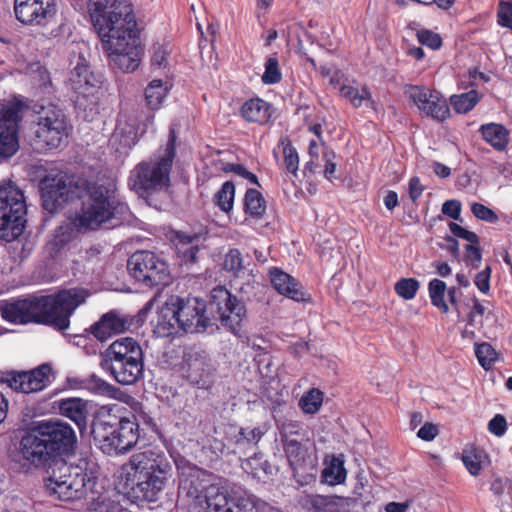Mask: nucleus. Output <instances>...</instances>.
Wrapping results in <instances>:
<instances>
[{
  "mask_svg": "<svg viewBox=\"0 0 512 512\" xmlns=\"http://www.w3.org/2000/svg\"><path fill=\"white\" fill-rule=\"evenodd\" d=\"M39 185L42 205L49 212L76 198L81 200L80 209L55 231L54 245L58 248L74 240L79 233L108 227L128 211V206L117 199L116 185L110 180L92 183L84 177L56 172L46 175Z\"/></svg>",
  "mask_w": 512,
  "mask_h": 512,
  "instance_id": "1",
  "label": "nucleus"
},
{
  "mask_svg": "<svg viewBox=\"0 0 512 512\" xmlns=\"http://www.w3.org/2000/svg\"><path fill=\"white\" fill-rule=\"evenodd\" d=\"M207 473L196 466L179 470L178 496L205 512H260L261 501L239 486L208 485Z\"/></svg>",
  "mask_w": 512,
  "mask_h": 512,
  "instance_id": "2",
  "label": "nucleus"
},
{
  "mask_svg": "<svg viewBox=\"0 0 512 512\" xmlns=\"http://www.w3.org/2000/svg\"><path fill=\"white\" fill-rule=\"evenodd\" d=\"M172 466L166 456L152 449L133 453L119 470V479L129 493L141 501L159 499L169 478Z\"/></svg>",
  "mask_w": 512,
  "mask_h": 512,
  "instance_id": "3",
  "label": "nucleus"
},
{
  "mask_svg": "<svg viewBox=\"0 0 512 512\" xmlns=\"http://www.w3.org/2000/svg\"><path fill=\"white\" fill-rule=\"evenodd\" d=\"M176 139L174 128H170L166 145L130 171L128 186L131 190L146 197L169 187L170 172L176 155Z\"/></svg>",
  "mask_w": 512,
  "mask_h": 512,
  "instance_id": "4",
  "label": "nucleus"
},
{
  "mask_svg": "<svg viewBox=\"0 0 512 512\" xmlns=\"http://www.w3.org/2000/svg\"><path fill=\"white\" fill-rule=\"evenodd\" d=\"M100 367L121 385L135 384L144 370V352L132 337H121L100 352Z\"/></svg>",
  "mask_w": 512,
  "mask_h": 512,
  "instance_id": "5",
  "label": "nucleus"
},
{
  "mask_svg": "<svg viewBox=\"0 0 512 512\" xmlns=\"http://www.w3.org/2000/svg\"><path fill=\"white\" fill-rule=\"evenodd\" d=\"M45 480L47 494L56 500L75 501L94 494L97 477L93 471L81 466H71L64 461H55Z\"/></svg>",
  "mask_w": 512,
  "mask_h": 512,
  "instance_id": "6",
  "label": "nucleus"
},
{
  "mask_svg": "<svg viewBox=\"0 0 512 512\" xmlns=\"http://www.w3.org/2000/svg\"><path fill=\"white\" fill-rule=\"evenodd\" d=\"M86 297V292L77 288L38 297L40 323L60 331L66 330L69 327L71 315Z\"/></svg>",
  "mask_w": 512,
  "mask_h": 512,
  "instance_id": "7",
  "label": "nucleus"
},
{
  "mask_svg": "<svg viewBox=\"0 0 512 512\" xmlns=\"http://www.w3.org/2000/svg\"><path fill=\"white\" fill-rule=\"evenodd\" d=\"M26 204L23 192L12 182L0 184V239L11 242L25 227Z\"/></svg>",
  "mask_w": 512,
  "mask_h": 512,
  "instance_id": "8",
  "label": "nucleus"
},
{
  "mask_svg": "<svg viewBox=\"0 0 512 512\" xmlns=\"http://www.w3.org/2000/svg\"><path fill=\"white\" fill-rule=\"evenodd\" d=\"M127 269L137 282L147 288L166 286L171 280L167 262L152 251L134 252L127 261Z\"/></svg>",
  "mask_w": 512,
  "mask_h": 512,
  "instance_id": "9",
  "label": "nucleus"
},
{
  "mask_svg": "<svg viewBox=\"0 0 512 512\" xmlns=\"http://www.w3.org/2000/svg\"><path fill=\"white\" fill-rule=\"evenodd\" d=\"M34 136L36 149L58 148L68 136L64 113L52 105L41 107L37 114Z\"/></svg>",
  "mask_w": 512,
  "mask_h": 512,
  "instance_id": "10",
  "label": "nucleus"
},
{
  "mask_svg": "<svg viewBox=\"0 0 512 512\" xmlns=\"http://www.w3.org/2000/svg\"><path fill=\"white\" fill-rule=\"evenodd\" d=\"M169 300L183 332L203 333L213 326L211 319L206 315L207 304L204 299L172 296Z\"/></svg>",
  "mask_w": 512,
  "mask_h": 512,
  "instance_id": "11",
  "label": "nucleus"
},
{
  "mask_svg": "<svg viewBox=\"0 0 512 512\" xmlns=\"http://www.w3.org/2000/svg\"><path fill=\"white\" fill-rule=\"evenodd\" d=\"M136 26L132 13L108 27L97 29L103 50L109 54L141 47Z\"/></svg>",
  "mask_w": 512,
  "mask_h": 512,
  "instance_id": "12",
  "label": "nucleus"
},
{
  "mask_svg": "<svg viewBox=\"0 0 512 512\" xmlns=\"http://www.w3.org/2000/svg\"><path fill=\"white\" fill-rule=\"evenodd\" d=\"M211 309L218 315L221 325L234 335H238L246 317L244 304L224 287H216L211 292Z\"/></svg>",
  "mask_w": 512,
  "mask_h": 512,
  "instance_id": "13",
  "label": "nucleus"
},
{
  "mask_svg": "<svg viewBox=\"0 0 512 512\" xmlns=\"http://www.w3.org/2000/svg\"><path fill=\"white\" fill-rule=\"evenodd\" d=\"M53 458L72 454L77 446V436L70 424L61 420L38 422Z\"/></svg>",
  "mask_w": 512,
  "mask_h": 512,
  "instance_id": "14",
  "label": "nucleus"
},
{
  "mask_svg": "<svg viewBox=\"0 0 512 512\" xmlns=\"http://www.w3.org/2000/svg\"><path fill=\"white\" fill-rule=\"evenodd\" d=\"M22 120V105L8 103L0 106V156L9 158L19 149V123Z\"/></svg>",
  "mask_w": 512,
  "mask_h": 512,
  "instance_id": "15",
  "label": "nucleus"
},
{
  "mask_svg": "<svg viewBox=\"0 0 512 512\" xmlns=\"http://www.w3.org/2000/svg\"><path fill=\"white\" fill-rule=\"evenodd\" d=\"M405 95L413 101L420 113L435 121L443 122L450 116L446 99L436 90L410 85L405 89Z\"/></svg>",
  "mask_w": 512,
  "mask_h": 512,
  "instance_id": "16",
  "label": "nucleus"
},
{
  "mask_svg": "<svg viewBox=\"0 0 512 512\" xmlns=\"http://www.w3.org/2000/svg\"><path fill=\"white\" fill-rule=\"evenodd\" d=\"M56 12V0H14L15 17L24 25L46 26Z\"/></svg>",
  "mask_w": 512,
  "mask_h": 512,
  "instance_id": "17",
  "label": "nucleus"
},
{
  "mask_svg": "<svg viewBox=\"0 0 512 512\" xmlns=\"http://www.w3.org/2000/svg\"><path fill=\"white\" fill-rule=\"evenodd\" d=\"M70 73L67 80L69 87L78 95V98H88L93 96L97 91L100 78L95 75L91 69L89 62L82 53L74 55L70 59ZM79 102V99H77Z\"/></svg>",
  "mask_w": 512,
  "mask_h": 512,
  "instance_id": "18",
  "label": "nucleus"
},
{
  "mask_svg": "<svg viewBox=\"0 0 512 512\" xmlns=\"http://www.w3.org/2000/svg\"><path fill=\"white\" fill-rule=\"evenodd\" d=\"M18 454L34 467L45 466L53 459L38 423L21 436Z\"/></svg>",
  "mask_w": 512,
  "mask_h": 512,
  "instance_id": "19",
  "label": "nucleus"
},
{
  "mask_svg": "<svg viewBox=\"0 0 512 512\" xmlns=\"http://www.w3.org/2000/svg\"><path fill=\"white\" fill-rule=\"evenodd\" d=\"M88 9L96 29L108 27L133 13L129 0H90Z\"/></svg>",
  "mask_w": 512,
  "mask_h": 512,
  "instance_id": "20",
  "label": "nucleus"
},
{
  "mask_svg": "<svg viewBox=\"0 0 512 512\" xmlns=\"http://www.w3.org/2000/svg\"><path fill=\"white\" fill-rule=\"evenodd\" d=\"M52 368L49 364H42L30 371L11 373L7 378L8 385L22 393H34L46 388L51 380Z\"/></svg>",
  "mask_w": 512,
  "mask_h": 512,
  "instance_id": "21",
  "label": "nucleus"
},
{
  "mask_svg": "<svg viewBox=\"0 0 512 512\" xmlns=\"http://www.w3.org/2000/svg\"><path fill=\"white\" fill-rule=\"evenodd\" d=\"M283 449L295 480L301 485L311 483L314 480L312 474H301L309 469H313L316 464L315 458L308 453V449L297 440H287L286 445H283Z\"/></svg>",
  "mask_w": 512,
  "mask_h": 512,
  "instance_id": "22",
  "label": "nucleus"
},
{
  "mask_svg": "<svg viewBox=\"0 0 512 512\" xmlns=\"http://www.w3.org/2000/svg\"><path fill=\"white\" fill-rule=\"evenodd\" d=\"M134 317L111 310L103 314L100 319L89 328V332L99 341L104 342L118 334L130 330Z\"/></svg>",
  "mask_w": 512,
  "mask_h": 512,
  "instance_id": "23",
  "label": "nucleus"
},
{
  "mask_svg": "<svg viewBox=\"0 0 512 512\" xmlns=\"http://www.w3.org/2000/svg\"><path fill=\"white\" fill-rule=\"evenodd\" d=\"M38 297L19 299L1 306L2 317L14 324L40 323Z\"/></svg>",
  "mask_w": 512,
  "mask_h": 512,
  "instance_id": "24",
  "label": "nucleus"
},
{
  "mask_svg": "<svg viewBox=\"0 0 512 512\" xmlns=\"http://www.w3.org/2000/svg\"><path fill=\"white\" fill-rule=\"evenodd\" d=\"M213 365L202 352H192L186 358V376L199 388H208L213 382Z\"/></svg>",
  "mask_w": 512,
  "mask_h": 512,
  "instance_id": "25",
  "label": "nucleus"
},
{
  "mask_svg": "<svg viewBox=\"0 0 512 512\" xmlns=\"http://www.w3.org/2000/svg\"><path fill=\"white\" fill-rule=\"evenodd\" d=\"M270 281L273 288L280 294L295 302L306 303L311 301V295L290 274L279 268L270 270Z\"/></svg>",
  "mask_w": 512,
  "mask_h": 512,
  "instance_id": "26",
  "label": "nucleus"
},
{
  "mask_svg": "<svg viewBox=\"0 0 512 512\" xmlns=\"http://www.w3.org/2000/svg\"><path fill=\"white\" fill-rule=\"evenodd\" d=\"M356 500L338 495L309 494L301 499V504L314 512H350Z\"/></svg>",
  "mask_w": 512,
  "mask_h": 512,
  "instance_id": "27",
  "label": "nucleus"
},
{
  "mask_svg": "<svg viewBox=\"0 0 512 512\" xmlns=\"http://www.w3.org/2000/svg\"><path fill=\"white\" fill-rule=\"evenodd\" d=\"M56 404L60 415L73 421L81 432L87 428L88 401L70 397L59 399Z\"/></svg>",
  "mask_w": 512,
  "mask_h": 512,
  "instance_id": "28",
  "label": "nucleus"
},
{
  "mask_svg": "<svg viewBox=\"0 0 512 512\" xmlns=\"http://www.w3.org/2000/svg\"><path fill=\"white\" fill-rule=\"evenodd\" d=\"M117 432L116 446H111V455L124 454L138 442V425L129 418H119L115 429Z\"/></svg>",
  "mask_w": 512,
  "mask_h": 512,
  "instance_id": "29",
  "label": "nucleus"
},
{
  "mask_svg": "<svg viewBox=\"0 0 512 512\" xmlns=\"http://www.w3.org/2000/svg\"><path fill=\"white\" fill-rule=\"evenodd\" d=\"M115 406H102L94 419L92 424V435L98 444L103 441H107L108 435H112L115 433L116 426L118 424L119 418L115 415H112V411Z\"/></svg>",
  "mask_w": 512,
  "mask_h": 512,
  "instance_id": "30",
  "label": "nucleus"
},
{
  "mask_svg": "<svg viewBox=\"0 0 512 512\" xmlns=\"http://www.w3.org/2000/svg\"><path fill=\"white\" fill-rule=\"evenodd\" d=\"M241 115L248 122L263 125L271 116V106L260 98H252L242 105Z\"/></svg>",
  "mask_w": 512,
  "mask_h": 512,
  "instance_id": "31",
  "label": "nucleus"
},
{
  "mask_svg": "<svg viewBox=\"0 0 512 512\" xmlns=\"http://www.w3.org/2000/svg\"><path fill=\"white\" fill-rule=\"evenodd\" d=\"M339 95L347 100L354 108H360L363 105L370 108L375 106L371 91L366 85H341Z\"/></svg>",
  "mask_w": 512,
  "mask_h": 512,
  "instance_id": "32",
  "label": "nucleus"
},
{
  "mask_svg": "<svg viewBox=\"0 0 512 512\" xmlns=\"http://www.w3.org/2000/svg\"><path fill=\"white\" fill-rule=\"evenodd\" d=\"M322 481L330 486H336L345 482L347 471L344 467L342 455H332L325 461V468L322 470Z\"/></svg>",
  "mask_w": 512,
  "mask_h": 512,
  "instance_id": "33",
  "label": "nucleus"
},
{
  "mask_svg": "<svg viewBox=\"0 0 512 512\" xmlns=\"http://www.w3.org/2000/svg\"><path fill=\"white\" fill-rule=\"evenodd\" d=\"M171 87L172 85L169 81L161 79H154L149 82L144 90L146 105L151 110L160 109Z\"/></svg>",
  "mask_w": 512,
  "mask_h": 512,
  "instance_id": "34",
  "label": "nucleus"
},
{
  "mask_svg": "<svg viewBox=\"0 0 512 512\" xmlns=\"http://www.w3.org/2000/svg\"><path fill=\"white\" fill-rule=\"evenodd\" d=\"M141 55V47L108 54L111 64L124 72L135 71L140 64Z\"/></svg>",
  "mask_w": 512,
  "mask_h": 512,
  "instance_id": "35",
  "label": "nucleus"
},
{
  "mask_svg": "<svg viewBox=\"0 0 512 512\" xmlns=\"http://www.w3.org/2000/svg\"><path fill=\"white\" fill-rule=\"evenodd\" d=\"M483 139L497 150H503L509 143V132L501 124L488 123L480 127Z\"/></svg>",
  "mask_w": 512,
  "mask_h": 512,
  "instance_id": "36",
  "label": "nucleus"
},
{
  "mask_svg": "<svg viewBox=\"0 0 512 512\" xmlns=\"http://www.w3.org/2000/svg\"><path fill=\"white\" fill-rule=\"evenodd\" d=\"M140 135L138 129L133 124L123 121L122 118L118 120V124L113 133L112 140L118 143L122 149H131L139 141Z\"/></svg>",
  "mask_w": 512,
  "mask_h": 512,
  "instance_id": "37",
  "label": "nucleus"
},
{
  "mask_svg": "<svg viewBox=\"0 0 512 512\" xmlns=\"http://www.w3.org/2000/svg\"><path fill=\"white\" fill-rule=\"evenodd\" d=\"M172 312H174V309H172L171 302L168 300L165 307L160 311L156 325L157 331L161 336L168 337L177 334L181 330L176 313Z\"/></svg>",
  "mask_w": 512,
  "mask_h": 512,
  "instance_id": "38",
  "label": "nucleus"
},
{
  "mask_svg": "<svg viewBox=\"0 0 512 512\" xmlns=\"http://www.w3.org/2000/svg\"><path fill=\"white\" fill-rule=\"evenodd\" d=\"M266 211V201L256 189H248L244 197V212L249 217L259 220Z\"/></svg>",
  "mask_w": 512,
  "mask_h": 512,
  "instance_id": "39",
  "label": "nucleus"
},
{
  "mask_svg": "<svg viewBox=\"0 0 512 512\" xmlns=\"http://www.w3.org/2000/svg\"><path fill=\"white\" fill-rule=\"evenodd\" d=\"M446 290V283L440 279L434 278L430 280L428 284V293L432 305L443 313H447L449 311V307L444 300Z\"/></svg>",
  "mask_w": 512,
  "mask_h": 512,
  "instance_id": "40",
  "label": "nucleus"
},
{
  "mask_svg": "<svg viewBox=\"0 0 512 512\" xmlns=\"http://www.w3.org/2000/svg\"><path fill=\"white\" fill-rule=\"evenodd\" d=\"M323 403V392L317 388H312L305 392L299 400V406L305 414L313 415L317 413Z\"/></svg>",
  "mask_w": 512,
  "mask_h": 512,
  "instance_id": "41",
  "label": "nucleus"
},
{
  "mask_svg": "<svg viewBox=\"0 0 512 512\" xmlns=\"http://www.w3.org/2000/svg\"><path fill=\"white\" fill-rule=\"evenodd\" d=\"M479 101V95L476 90H470L459 95L450 97V104L457 113L465 114L472 110Z\"/></svg>",
  "mask_w": 512,
  "mask_h": 512,
  "instance_id": "42",
  "label": "nucleus"
},
{
  "mask_svg": "<svg viewBox=\"0 0 512 512\" xmlns=\"http://www.w3.org/2000/svg\"><path fill=\"white\" fill-rule=\"evenodd\" d=\"M235 186L231 181H226L214 195L215 204L223 211L230 212L233 208Z\"/></svg>",
  "mask_w": 512,
  "mask_h": 512,
  "instance_id": "43",
  "label": "nucleus"
},
{
  "mask_svg": "<svg viewBox=\"0 0 512 512\" xmlns=\"http://www.w3.org/2000/svg\"><path fill=\"white\" fill-rule=\"evenodd\" d=\"M82 384L84 388L97 395L111 396L116 390L114 385L95 374L84 379Z\"/></svg>",
  "mask_w": 512,
  "mask_h": 512,
  "instance_id": "44",
  "label": "nucleus"
},
{
  "mask_svg": "<svg viewBox=\"0 0 512 512\" xmlns=\"http://www.w3.org/2000/svg\"><path fill=\"white\" fill-rule=\"evenodd\" d=\"M475 355L479 364L485 370H489L498 359V353L487 342L475 344Z\"/></svg>",
  "mask_w": 512,
  "mask_h": 512,
  "instance_id": "45",
  "label": "nucleus"
},
{
  "mask_svg": "<svg viewBox=\"0 0 512 512\" xmlns=\"http://www.w3.org/2000/svg\"><path fill=\"white\" fill-rule=\"evenodd\" d=\"M266 432L267 428L265 426H257L252 429L240 428L235 436V443L238 446H242L244 443L256 445Z\"/></svg>",
  "mask_w": 512,
  "mask_h": 512,
  "instance_id": "46",
  "label": "nucleus"
},
{
  "mask_svg": "<svg viewBox=\"0 0 512 512\" xmlns=\"http://www.w3.org/2000/svg\"><path fill=\"white\" fill-rule=\"evenodd\" d=\"M420 282L415 278H402L394 285L395 293L405 299L411 300L416 296L419 290Z\"/></svg>",
  "mask_w": 512,
  "mask_h": 512,
  "instance_id": "47",
  "label": "nucleus"
},
{
  "mask_svg": "<svg viewBox=\"0 0 512 512\" xmlns=\"http://www.w3.org/2000/svg\"><path fill=\"white\" fill-rule=\"evenodd\" d=\"M282 79L277 58L269 57L265 62V71L262 75V82L267 85L276 84Z\"/></svg>",
  "mask_w": 512,
  "mask_h": 512,
  "instance_id": "48",
  "label": "nucleus"
},
{
  "mask_svg": "<svg viewBox=\"0 0 512 512\" xmlns=\"http://www.w3.org/2000/svg\"><path fill=\"white\" fill-rule=\"evenodd\" d=\"M462 461L466 469L473 476H477L481 471L482 454L476 450H465Z\"/></svg>",
  "mask_w": 512,
  "mask_h": 512,
  "instance_id": "49",
  "label": "nucleus"
},
{
  "mask_svg": "<svg viewBox=\"0 0 512 512\" xmlns=\"http://www.w3.org/2000/svg\"><path fill=\"white\" fill-rule=\"evenodd\" d=\"M278 429L281 437V442L283 445H286L287 440H293L291 438L293 435L301 434L302 426L298 421L285 420L278 426Z\"/></svg>",
  "mask_w": 512,
  "mask_h": 512,
  "instance_id": "50",
  "label": "nucleus"
},
{
  "mask_svg": "<svg viewBox=\"0 0 512 512\" xmlns=\"http://www.w3.org/2000/svg\"><path fill=\"white\" fill-rule=\"evenodd\" d=\"M417 39L420 44L425 45L433 50H437L442 46V38L438 33L428 29L417 31Z\"/></svg>",
  "mask_w": 512,
  "mask_h": 512,
  "instance_id": "51",
  "label": "nucleus"
},
{
  "mask_svg": "<svg viewBox=\"0 0 512 512\" xmlns=\"http://www.w3.org/2000/svg\"><path fill=\"white\" fill-rule=\"evenodd\" d=\"M223 268L234 274L243 269V259L241 253L237 249H231L224 258Z\"/></svg>",
  "mask_w": 512,
  "mask_h": 512,
  "instance_id": "52",
  "label": "nucleus"
},
{
  "mask_svg": "<svg viewBox=\"0 0 512 512\" xmlns=\"http://www.w3.org/2000/svg\"><path fill=\"white\" fill-rule=\"evenodd\" d=\"M284 163L287 171L292 174H296L299 167V157L296 149L291 145L290 142L283 148Z\"/></svg>",
  "mask_w": 512,
  "mask_h": 512,
  "instance_id": "53",
  "label": "nucleus"
},
{
  "mask_svg": "<svg viewBox=\"0 0 512 512\" xmlns=\"http://www.w3.org/2000/svg\"><path fill=\"white\" fill-rule=\"evenodd\" d=\"M482 260V255L478 247V243H471L465 246V258L466 265L472 269L479 267Z\"/></svg>",
  "mask_w": 512,
  "mask_h": 512,
  "instance_id": "54",
  "label": "nucleus"
},
{
  "mask_svg": "<svg viewBox=\"0 0 512 512\" xmlns=\"http://www.w3.org/2000/svg\"><path fill=\"white\" fill-rule=\"evenodd\" d=\"M471 211L477 219H480L482 221H486L489 223H496L498 221L497 214L483 204L473 203L471 205Z\"/></svg>",
  "mask_w": 512,
  "mask_h": 512,
  "instance_id": "55",
  "label": "nucleus"
},
{
  "mask_svg": "<svg viewBox=\"0 0 512 512\" xmlns=\"http://www.w3.org/2000/svg\"><path fill=\"white\" fill-rule=\"evenodd\" d=\"M133 410L134 422L138 425V427L141 424L149 428H154L156 426L154 419L150 415V412L144 406L137 404Z\"/></svg>",
  "mask_w": 512,
  "mask_h": 512,
  "instance_id": "56",
  "label": "nucleus"
},
{
  "mask_svg": "<svg viewBox=\"0 0 512 512\" xmlns=\"http://www.w3.org/2000/svg\"><path fill=\"white\" fill-rule=\"evenodd\" d=\"M488 431L497 436L502 437L507 431V421L502 414H496L487 425Z\"/></svg>",
  "mask_w": 512,
  "mask_h": 512,
  "instance_id": "57",
  "label": "nucleus"
},
{
  "mask_svg": "<svg viewBox=\"0 0 512 512\" xmlns=\"http://www.w3.org/2000/svg\"><path fill=\"white\" fill-rule=\"evenodd\" d=\"M169 55V51L166 46L161 44H156L152 49L151 56V64L154 67L162 68L167 64V56Z\"/></svg>",
  "mask_w": 512,
  "mask_h": 512,
  "instance_id": "58",
  "label": "nucleus"
},
{
  "mask_svg": "<svg viewBox=\"0 0 512 512\" xmlns=\"http://www.w3.org/2000/svg\"><path fill=\"white\" fill-rule=\"evenodd\" d=\"M449 229L455 237L466 240L468 244L479 243V237L476 233L465 229L457 223L451 222L449 224Z\"/></svg>",
  "mask_w": 512,
  "mask_h": 512,
  "instance_id": "59",
  "label": "nucleus"
},
{
  "mask_svg": "<svg viewBox=\"0 0 512 512\" xmlns=\"http://www.w3.org/2000/svg\"><path fill=\"white\" fill-rule=\"evenodd\" d=\"M490 277L491 268L489 266L485 267L475 276L474 283L478 290L483 294H488L490 290Z\"/></svg>",
  "mask_w": 512,
  "mask_h": 512,
  "instance_id": "60",
  "label": "nucleus"
},
{
  "mask_svg": "<svg viewBox=\"0 0 512 512\" xmlns=\"http://www.w3.org/2000/svg\"><path fill=\"white\" fill-rule=\"evenodd\" d=\"M98 512H125L118 501L101 495L97 503Z\"/></svg>",
  "mask_w": 512,
  "mask_h": 512,
  "instance_id": "61",
  "label": "nucleus"
},
{
  "mask_svg": "<svg viewBox=\"0 0 512 512\" xmlns=\"http://www.w3.org/2000/svg\"><path fill=\"white\" fill-rule=\"evenodd\" d=\"M442 213L453 220H461V203L458 200H447L442 205Z\"/></svg>",
  "mask_w": 512,
  "mask_h": 512,
  "instance_id": "62",
  "label": "nucleus"
},
{
  "mask_svg": "<svg viewBox=\"0 0 512 512\" xmlns=\"http://www.w3.org/2000/svg\"><path fill=\"white\" fill-rule=\"evenodd\" d=\"M498 24L505 27L507 24L512 22V3L501 2L499 5L498 13Z\"/></svg>",
  "mask_w": 512,
  "mask_h": 512,
  "instance_id": "63",
  "label": "nucleus"
},
{
  "mask_svg": "<svg viewBox=\"0 0 512 512\" xmlns=\"http://www.w3.org/2000/svg\"><path fill=\"white\" fill-rule=\"evenodd\" d=\"M512 489V481L507 478H495L490 486L491 492L497 496H502L506 491Z\"/></svg>",
  "mask_w": 512,
  "mask_h": 512,
  "instance_id": "64",
  "label": "nucleus"
}]
</instances>
